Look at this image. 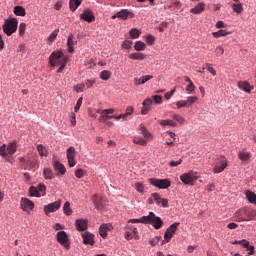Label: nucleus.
Instances as JSON below:
<instances>
[{"label":"nucleus","mask_w":256,"mask_h":256,"mask_svg":"<svg viewBox=\"0 0 256 256\" xmlns=\"http://www.w3.org/2000/svg\"><path fill=\"white\" fill-rule=\"evenodd\" d=\"M142 222L146 225H152L154 229H161L163 227V220L153 212H149L147 216H142Z\"/></svg>","instance_id":"nucleus-1"},{"label":"nucleus","mask_w":256,"mask_h":256,"mask_svg":"<svg viewBox=\"0 0 256 256\" xmlns=\"http://www.w3.org/2000/svg\"><path fill=\"white\" fill-rule=\"evenodd\" d=\"M69 57L63 54V51L57 50L54 51L49 57V63L51 67H55L57 65H63V63H67Z\"/></svg>","instance_id":"nucleus-2"},{"label":"nucleus","mask_w":256,"mask_h":256,"mask_svg":"<svg viewBox=\"0 0 256 256\" xmlns=\"http://www.w3.org/2000/svg\"><path fill=\"white\" fill-rule=\"evenodd\" d=\"M18 25H19V21H17V18H10L5 20L2 26V29L8 37H11V35H13V33L17 31Z\"/></svg>","instance_id":"nucleus-3"},{"label":"nucleus","mask_w":256,"mask_h":256,"mask_svg":"<svg viewBox=\"0 0 256 256\" xmlns=\"http://www.w3.org/2000/svg\"><path fill=\"white\" fill-rule=\"evenodd\" d=\"M236 215V219L239 222L242 221H253L254 219H256V210H239L238 212L235 213Z\"/></svg>","instance_id":"nucleus-4"},{"label":"nucleus","mask_w":256,"mask_h":256,"mask_svg":"<svg viewBox=\"0 0 256 256\" xmlns=\"http://www.w3.org/2000/svg\"><path fill=\"white\" fill-rule=\"evenodd\" d=\"M178 225H179V222H175L166 229V232L164 234V240L162 241V245H165V243H169L171 239H173L175 233H177Z\"/></svg>","instance_id":"nucleus-5"},{"label":"nucleus","mask_w":256,"mask_h":256,"mask_svg":"<svg viewBox=\"0 0 256 256\" xmlns=\"http://www.w3.org/2000/svg\"><path fill=\"white\" fill-rule=\"evenodd\" d=\"M149 183L154 187H158V189H168V187H171V181L169 179L151 178L149 179Z\"/></svg>","instance_id":"nucleus-6"},{"label":"nucleus","mask_w":256,"mask_h":256,"mask_svg":"<svg viewBox=\"0 0 256 256\" xmlns=\"http://www.w3.org/2000/svg\"><path fill=\"white\" fill-rule=\"evenodd\" d=\"M180 180L184 185H192L194 181H197V173L190 171L180 176Z\"/></svg>","instance_id":"nucleus-7"},{"label":"nucleus","mask_w":256,"mask_h":256,"mask_svg":"<svg viewBox=\"0 0 256 256\" xmlns=\"http://www.w3.org/2000/svg\"><path fill=\"white\" fill-rule=\"evenodd\" d=\"M56 239L60 245H63L65 249H70V244H69V236L67 235V232L65 231H60L56 234Z\"/></svg>","instance_id":"nucleus-8"},{"label":"nucleus","mask_w":256,"mask_h":256,"mask_svg":"<svg viewBox=\"0 0 256 256\" xmlns=\"http://www.w3.org/2000/svg\"><path fill=\"white\" fill-rule=\"evenodd\" d=\"M226 167H227V158H225L224 156H220L218 158V162H216V165L213 171L214 173H223Z\"/></svg>","instance_id":"nucleus-9"},{"label":"nucleus","mask_w":256,"mask_h":256,"mask_svg":"<svg viewBox=\"0 0 256 256\" xmlns=\"http://www.w3.org/2000/svg\"><path fill=\"white\" fill-rule=\"evenodd\" d=\"M59 209H61V200L45 205L44 213L45 215H49V213H55V211H59Z\"/></svg>","instance_id":"nucleus-10"},{"label":"nucleus","mask_w":256,"mask_h":256,"mask_svg":"<svg viewBox=\"0 0 256 256\" xmlns=\"http://www.w3.org/2000/svg\"><path fill=\"white\" fill-rule=\"evenodd\" d=\"M151 197H153L158 207H163V208L169 207V199L162 198L159 193H152Z\"/></svg>","instance_id":"nucleus-11"},{"label":"nucleus","mask_w":256,"mask_h":256,"mask_svg":"<svg viewBox=\"0 0 256 256\" xmlns=\"http://www.w3.org/2000/svg\"><path fill=\"white\" fill-rule=\"evenodd\" d=\"M129 17L131 19H133V17H134L133 13L129 12V10H127V9H122L118 13L114 14L112 16V19H123V21H127V19H129Z\"/></svg>","instance_id":"nucleus-12"},{"label":"nucleus","mask_w":256,"mask_h":256,"mask_svg":"<svg viewBox=\"0 0 256 256\" xmlns=\"http://www.w3.org/2000/svg\"><path fill=\"white\" fill-rule=\"evenodd\" d=\"M20 208L22 211H33V209H35V204L28 198H21Z\"/></svg>","instance_id":"nucleus-13"},{"label":"nucleus","mask_w":256,"mask_h":256,"mask_svg":"<svg viewBox=\"0 0 256 256\" xmlns=\"http://www.w3.org/2000/svg\"><path fill=\"white\" fill-rule=\"evenodd\" d=\"M80 19L86 21L87 23H93L95 21V15L89 9L84 10V12L80 15Z\"/></svg>","instance_id":"nucleus-14"},{"label":"nucleus","mask_w":256,"mask_h":256,"mask_svg":"<svg viewBox=\"0 0 256 256\" xmlns=\"http://www.w3.org/2000/svg\"><path fill=\"white\" fill-rule=\"evenodd\" d=\"M84 245H95V235L90 232H84L81 234Z\"/></svg>","instance_id":"nucleus-15"},{"label":"nucleus","mask_w":256,"mask_h":256,"mask_svg":"<svg viewBox=\"0 0 256 256\" xmlns=\"http://www.w3.org/2000/svg\"><path fill=\"white\" fill-rule=\"evenodd\" d=\"M153 105V99L147 98L142 103L141 115H147L150 112L151 106Z\"/></svg>","instance_id":"nucleus-16"},{"label":"nucleus","mask_w":256,"mask_h":256,"mask_svg":"<svg viewBox=\"0 0 256 256\" xmlns=\"http://www.w3.org/2000/svg\"><path fill=\"white\" fill-rule=\"evenodd\" d=\"M237 87L240 88L242 91H245V93H251L253 91L254 87L249 84L247 81H240L237 83Z\"/></svg>","instance_id":"nucleus-17"},{"label":"nucleus","mask_w":256,"mask_h":256,"mask_svg":"<svg viewBox=\"0 0 256 256\" xmlns=\"http://www.w3.org/2000/svg\"><path fill=\"white\" fill-rule=\"evenodd\" d=\"M92 203L94 204L95 209L101 210L104 207L103 198L97 194L92 197Z\"/></svg>","instance_id":"nucleus-18"},{"label":"nucleus","mask_w":256,"mask_h":256,"mask_svg":"<svg viewBox=\"0 0 256 256\" xmlns=\"http://www.w3.org/2000/svg\"><path fill=\"white\" fill-rule=\"evenodd\" d=\"M137 233V228L132 227L130 230L126 231L125 239H127V241H131V239H139V235Z\"/></svg>","instance_id":"nucleus-19"},{"label":"nucleus","mask_w":256,"mask_h":256,"mask_svg":"<svg viewBox=\"0 0 256 256\" xmlns=\"http://www.w3.org/2000/svg\"><path fill=\"white\" fill-rule=\"evenodd\" d=\"M87 224H88L87 219H77L75 222L77 231H86Z\"/></svg>","instance_id":"nucleus-20"},{"label":"nucleus","mask_w":256,"mask_h":256,"mask_svg":"<svg viewBox=\"0 0 256 256\" xmlns=\"http://www.w3.org/2000/svg\"><path fill=\"white\" fill-rule=\"evenodd\" d=\"M204 11H205V3L203 2L198 3V5L190 9V13H193L194 15H200V13H203Z\"/></svg>","instance_id":"nucleus-21"},{"label":"nucleus","mask_w":256,"mask_h":256,"mask_svg":"<svg viewBox=\"0 0 256 256\" xmlns=\"http://www.w3.org/2000/svg\"><path fill=\"white\" fill-rule=\"evenodd\" d=\"M111 229H113L111 224H102L99 230L100 236L105 239V237H107V231H111Z\"/></svg>","instance_id":"nucleus-22"},{"label":"nucleus","mask_w":256,"mask_h":256,"mask_svg":"<svg viewBox=\"0 0 256 256\" xmlns=\"http://www.w3.org/2000/svg\"><path fill=\"white\" fill-rule=\"evenodd\" d=\"M74 45H77V41L73 40V34H69L67 39L68 53H73V51H75V49H73Z\"/></svg>","instance_id":"nucleus-23"},{"label":"nucleus","mask_w":256,"mask_h":256,"mask_svg":"<svg viewBox=\"0 0 256 256\" xmlns=\"http://www.w3.org/2000/svg\"><path fill=\"white\" fill-rule=\"evenodd\" d=\"M146 58H147V55L139 52L129 54V59H134V61H143V59H146Z\"/></svg>","instance_id":"nucleus-24"},{"label":"nucleus","mask_w":256,"mask_h":256,"mask_svg":"<svg viewBox=\"0 0 256 256\" xmlns=\"http://www.w3.org/2000/svg\"><path fill=\"white\" fill-rule=\"evenodd\" d=\"M83 3V0H70L69 1V8L71 11L75 12L79 8V5Z\"/></svg>","instance_id":"nucleus-25"},{"label":"nucleus","mask_w":256,"mask_h":256,"mask_svg":"<svg viewBox=\"0 0 256 256\" xmlns=\"http://www.w3.org/2000/svg\"><path fill=\"white\" fill-rule=\"evenodd\" d=\"M6 151L9 153V155H14V153H17V143L10 142L6 147Z\"/></svg>","instance_id":"nucleus-26"},{"label":"nucleus","mask_w":256,"mask_h":256,"mask_svg":"<svg viewBox=\"0 0 256 256\" xmlns=\"http://www.w3.org/2000/svg\"><path fill=\"white\" fill-rule=\"evenodd\" d=\"M14 14L17 17H25V15H26L25 8H23V6H15L14 7Z\"/></svg>","instance_id":"nucleus-27"},{"label":"nucleus","mask_w":256,"mask_h":256,"mask_svg":"<svg viewBox=\"0 0 256 256\" xmlns=\"http://www.w3.org/2000/svg\"><path fill=\"white\" fill-rule=\"evenodd\" d=\"M54 169L55 171H58L61 175H65L67 170L65 169V166L59 162H54Z\"/></svg>","instance_id":"nucleus-28"},{"label":"nucleus","mask_w":256,"mask_h":256,"mask_svg":"<svg viewBox=\"0 0 256 256\" xmlns=\"http://www.w3.org/2000/svg\"><path fill=\"white\" fill-rule=\"evenodd\" d=\"M212 35L215 39H219V37H227V35H231V32L227 30H219L217 32H213Z\"/></svg>","instance_id":"nucleus-29"},{"label":"nucleus","mask_w":256,"mask_h":256,"mask_svg":"<svg viewBox=\"0 0 256 256\" xmlns=\"http://www.w3.org/2000/svg\"><path fill=\"white\" fill-rule=\"evenodd\" d=\"M133 143L145 147V145H147V139H143L141 136H134Z\"/></svg>","instance_id":"nucleus-30"},{"label":"nucleus","mask_w":256,"mask_h":256,"mask_svg":"<svg viewBox=\"0 0 256 256\" xmlns=\"http://www.w3.org/2000/svg\"><path fill=\"white\" fill-rule=\"evenodd\" d=\"M158 123L162 127H175L177 125V123H175L173 120H159Z\"/></svg>","instance_id":"nucleus-31"},{"label":"nucleus","mask_w":256,"mask_h":256,"mask_svg":"<svg viewBox=\"0 0 256 256\" xmlns=\"http://www.w3.org/2000/svg\"><path fill=\"white\" fill-rule=\"evenodd\" d=\"M246 198L249 201V203H252V205H256V194L254 192L247 191Z\"/></svg>","instance_id":"nucleus-32"},{"label":"nucleus","mask_w":256,"mask_h":256,"mask_svg":"<svg viewBox=\"0 0 256 256\" xmlns=\"http://www.w3.org/2000/svg\"><path fill=\"white\" fill-rule=\"evenodd\" d=\"M26 165H28L30 169H35V167H39V161L35 158H31L26 161Z\"/></svg>","instance_id":"nucleus-33"},{"label":"nucleus","mask_w":256,"mask_h":256,"mask_svg":"<svg viewBox=\"0 0 256 256\" xmlns=\"http://www.w3.org/2000/svg\"><path fill=\"white\" fill-rule=\"evenodd\" d=\"M29 197H41V193H39L37 187L31 186L29 188Z\"/></svg>","instance_id":"nucleus-34"},{"label":"nucleus","mask_w":256,"mask_h":256,"mask_svg":"<svg viewBox=\"0 0 256 256\" xmlns=\"http://www.w3.org/2000/svg\"><path fill=\"white\" fill-rule=\"evenodd\" d=\"M238 157L240 161H249L251 159V154L249 152H239Z\"/></svg>","instance_id":"nucleus-35"},{"label":"nucleus","mask_w":256,"mask_h":256,"mask_svg":"<svg viewBox=\"0 0 256 256\" xmlns=\"http://www.w3.org/2000/svg\"><path fill=\"white\" fill-rule=\"evenodd\" d=\"M100 79H102V81H109L111 79V72L109 70L100 72Z\"/></svg>","instance_id":"nucleus-36"},{"label":"nucleus","mask_w":256,"mask_h":256,"mask_svg":"<svg viewBox=\"0 0 256 256\" xmlns=\"http://www.w3.org/2000/svg\"><path fill=\"white\" fill-rule=\"evenodd\" d=\"M146 47L147 45L141 41L135 42V45H134L135 51H145Z\"/></svg>","instance_id":"nucleus-37"},{"label":"nucleus","mask_w":256,"mask_h":256,"mask_svg":"<svg viewBox=\"0 0 256 256\" xmlns=\"http://www.w3.org/2000/svg\"><path fill=\"white\" fill-rule=\"evenodd\" d=\"M64 215H71L73 213V210L71 209V203L65 202L63 206Z\"/></svg>","instance_id":"nucleus-38"},{"label":"nucleus","mask_w":256,"mask_h":256,"mask_svg":"<svg viewBox=\"0 0 256 256\" xmlns=\"http://www.w3.org/2000/svg\"><path fill=\"white\" fill-rule=\"evenodd\" d=\"M37 151L41 157H47V149L43 144L37 145Z\"/></svg>","instance_id":"nucleus-39"},{"label":"nucleus","mask_w":256,"mask_h":256,"mask_svg":"<svg viewBox=\"0 0 256 256\" xmlns=\"http://www.w3.org/2000/svg\"><path fill=\"white\" fill-rule=\"evenodd\" d=\"M197 101H199L197 96H188L186 100L187 107H191V105H193V103H197Z\"/></svg>","instance_id":"nucleus-40"},{"label":"nucleus","mask_w":256,"mask_h":256,"mask_svg":"<svg viewBox=\"0 0 256 256\" xmlns=\"http://www.w3.org/2000/svg\"><path fill=\"white\" fill-rule=\"evenodd\" d=\"M57 35H59V29H55L51 35L47 38L48 43H53L55 39H57Z\"/></svg>","instance_id":"nucleus-41"},{"label":"nucleus","mask_w":256,"mask_h":256,"mask_svg":"<svg viewBox=\"0 0 256 256\" xmlns=\"http://www.w3.org/2000/svg\"><path fill=\"white\" fill-rule=\"evenodd\" d=\"M172 119H174V121H177V123H179L180 125H185V118L179 114H174L172 116Z\"/></svg>","instance_id":"nucleus-42"},{"label":"nucleus","mask_w":256,"mask_h":256,"mask_svg":"<svg viewBox=\"0 0 256 256\" xmlns=\"http://www.w3.org/2000/svg\"><path fill=\"white\" fill-rule=\"evenodd\" d=\"M140 131H141L144 139H151L152 135H151V133H149V131L147 130V128L145 126H141Z\"/></svg>","instance_id":"nucleus-43"},{"label":"nucleus","mask_w":256,"mask_h":256,"mask_svg":"<svg viewBox=\"0 0 256 256\" xmlns=\"http://www.w3.org/2000/svg\"><path fill=\"white\" fill-rule=\"evenodd\" d=\"M140 35H141V32L139 31V29L134 28L130 30V37L132 39H139Z\"/></svg>","instance_id":"nucleus-44"},{"label":"nucleus","mask_w":256,"mask_h":256,"mask_svg":"<svg viewBox=\"0 0 256 256\" xmlns=\"http://www.w3.org/2000/svg\"><path fill=\"white\" fill-rule=\"evenodd\" d=\"M66 153H67V159H75V147H69Z\"/></svg>","instance_id":"nucleus-45"},{"label":"nucleus","mask_w":256,"mask_h":256,"mask_svg":"<svg viewBox=\"0 0 256 256\" xmlns=\"http://www.w3.org/2000/svg\"><path fill=\"white\" fill-rule=\"evenodd\" d=\"M232 9H233L234 13H237L239 15V13L243 12V5L242 4H233Z\"/></svg>","instance_id":"nucleus-46"},{"label":"nucleus","mask_w":256,"mask_h":256,"mask_svg":"<svg viewBox=\"0 0 256 256\" xmlns=\"http://www.w3.org/2000/svg\"><path fill=\"white\" fill-rule=\"evenodd\" d=\"M107 119H113V116H109V115H107L105 113H102V115H100L98 121L100 123H107Z\"/></svg>","instance_id":"nucleus-47"},{"label":"nucleus","mask_w":256,"mask_h":256,"mask_svg":"<svg viewBox=\"0 0 256 256\" xmlns=\"http://www.w3.org/2000/svg\"><path fill=\"white\" fill-rule=\"evenodd\" d=\"M135 189L138 191V193H145V186L141 182H137L135 184Z\"/></svg>","instance_id":"nucleus-48"},{"label":"nucleus","mask_w":256,"mask_h":256,"mask_svg":"<svg viewBox=\"0 0 256 256\" xmlns=\"http://www.w3.org/2000/svg\"><path fill=\"white\" fill-rule=\"evenodd\" d=\"M43 175L45 179H53V172L49 168L44 169Z\"/></svg>","instance_id":"nucleus-49"},{"label":"nucleus","mask_w":256,"mask_h":256,"mask_svg":"<svg viewBox=\"0 0 256 256\" xmlns=\"http://www.w3.org/2000/svg\"><path fill=\"white\" fill-rule=\"evenodd\" d=\"M146 43L147 45H154L155 44V36L148 34L146 35Z\"/></svg>","instance_id":"nucleus-50"},{"label":"nucleus","mask_w":256,"mask_h":256,"mask_svg":"<svg viewBox=\"0 0 256 256\" xmlns=\"http://www.w3.org/2000/svg\"><path fill=\"white\" fill-rule=\"evenodd\" d=\"M25 29H27V24L25 23H20L19 25V35L20 37H23V35H25Z\"/></svg>","instance_id":"nucleus-51"},{"label":"nucleus","mask_w":256,"mask_h":256,"mask_svg":"<svg viewBox=\"0 0 256 256\" xmlns=\"http://www.w3.org/2000/svg\"><path fill=\"white\" fill-rule=\"evenodd\" d=\"M73 89L74 91H76V93H83V90L85 89V84H77L76 86H74Z\"/></svg>","instance_id":"nucleus-52"},{"label":"nucleus","mask_w":256,"mask_h":256,"mask_svg":"<svg viewBox=\"0 0 256 256\" xmlns=\"http://www.w3.org/2000/svg\"><path fill=\"white\" fill-rule=\"evenodd\" d=\"M159 241H161V237L156 236V237H154L153 239H151V240L149 241V244H150L152 247H155L156 245H159Z\"/></svg>","instance_id":"nucleus-53"},{"label":"nucleus","mask_w":256,"mask_h":256,"mask_svg":"<svg viewBox=\"0 0 256 256\" xmlns=\"http://www.w3.org/2000/svg\"><path fill=\"white\" fill-rule=\"evenodd\" d=\"M6 149H7V145L6 144H3L0 147V155H1V157H4V159H7V152H5Z\"/></svg>","instance_id":"nucleus-54"},{"label":"nucleus","mask_w":256,"mask_h":256,"mask_svg":"<svg viewBox=\"0 0 256 256\" xmlns=\"http://www.w3.org/2000/svg\"><path fill=\"white\" fill-rule=\"evenodd\" d=\"M81 105H83V98L80 97L78 100H77V103L74 107V111L75 113H77L79 111V109H81Z\"/></svg>","instance_id":"nucleus-55"},{"label":"nucleus","mask_w":256,"mask_h":256,"mask_svg":"<svg viewBox=\"0 0 256 256\" xmlns=\"http://www.w3.org/2000/svg\"><path fill=\"white\" fill-rule=\"evenodd\" d=\"M223 53H225V49H223L222 46L216 47V49H215L216 57H221V55H223Z\"/></svg>","instance_id":"nucleus-56"},{"label":"nucleus","mask_w":256,"mask_h":256,"mask_svg":"<svg viewBox=\"0 0 256 256\" xmlns=\"http://www.w3.org/2000/svg\"><path fill=\"white\" fill-rule=\"evenodd\" d=\"M122 47L123 49H131V47H133V41L125 40L122 43Z\"/></svg>","instance_id":"nucleus-57"},{"label":"nucleus","mask_w":256,"mask_h":256,"mask_svg":"<svg viewBox=\"0 0 256 256\" xmlns=\"http://www.w3.org/2000/svg\"><path fill=\"white\" fill-rule=\"evenodd\" d=\"M84 175L83 169H77L75 171V177H77V179H83Z\"/></svg>","instance_id":"nucleus-58"},{"label":"nucleus","mask_w":256,"mask_h":256,"mask_svg":"<svg viewBox=\"0 0 256 256\" xmlns=\"http://www.w3.org/2000/svg\"><path fill=\"white\" fill-rule=\"evenodd\" d=\"M177 109H181L183 107H187V102L186 100H179L176 102Z\"/></svg>","instance_id":"nucleus-59"},{"label":"nucleus","mask_w":256,"mask_h":256,"mask_svg":"<svg viewBox=\"0 0 256 256\" xmlns=\"http://www.w3.org/2000/svg\"><path fill=\"white\" fill-rule=\"evenodd\" d=\"M153 100H154V102L157 103L158 105H161V103H163V96L154 95V96H153Z\"/></svg>","instance_id":"nucleus-60"},{"label":"nucleus","mask_w":256,"mask_h":256,"mask_svg":"<svg viewBox=\"0 0 256 256\" xmlns=\"http://www.w3.org/2000/svg\"><path fill=\"white\" fill-rule=\"evenodd\" d=\"M94 83H95V78L87 79L85 81V85H86V87H88V89H91V87H93Z\"/></svg>","instance_id":"nucleus-61"},{"label":"nucleus","mask_w":256,"mask_h":256,"mask_svg":"<svg viewBox=\"0 0 256 256\" xmlns=\"http://www.w3.org/2000/svg\"><path fill=\"white\" fill-rule=\"evenodd\" d=\"M186 91L187 93H193V91H195V84L190 82V84L186 86Z\"/></svg>","instance_id":"nucleus-62"},{"label":"nucleus","mask_w":256,"mask_h":256,"mask_svg":"<svg viewBox=\"0 0 256 256\" xmlns=\"http://www.w3.org/2000/svg\"><path fill=\"white\" fill-rule=\"evenodd\" d=\"M153 79V75H146L141 77L142 85H145L147 81H151Z\"/></svg>","instance_id":"nucleus-63"},{"label":"nucleus","mask_w":256,"mask_h":256,"mask_svg":"<svg viewBox=\"0 0 256 256\" xmlns=\"http://www.w3.org/2000/svg\"><path fill=\"white\" fill-rule=\"evenodd\" d=\"M169 7L181 8V1H179V0H171V5Z\"/></svg>","instance_id":"nucleus-64"}]
</instances>
